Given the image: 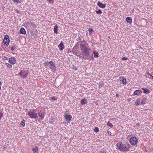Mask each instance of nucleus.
I'll list each match as a JSON object with an SVG mask.
<instances>
[{
    "mask_svg": "<svg viewBox=\"0 0 153 153\" xmlns=\"http://www.w3.org/2000/svg\"><path fill=\"white\" fill-rule=\"evenodd\" d=\"M4 45L6 46H8L10 43L9 37L7 35H6L4 36L3 39Z\"/></svg>",
    "mask_w": 153,
    "mask_h": 153,
    "instance_id": "obj_5",
    "label": "nucleus"
},
{
    "mask_svg": "<svg viewBox=\"0 0 153 153\" xmlns=\"http://www.w3.org/2000/svg\"><path fill=\"white\" fill-rule=\"evenodd\" d=\"M98 153H106V152L103 150H101Z\"/></svg>",
    "mask_w": 153,
    "mask_h": 153,
    "instance_id": "obj_36",
    "label": "nucleus"
},
{
    "mask_svg": "<svg viewBox=\"0 0 153 153\" xmlns=\"http://www.w3.org/2000/svg\"><path fill=\"white\" fill-rule=\"evenodd\" d=\"M25 26L26 27H29V26L30 27L31 26V25H33V24L31 21H26L24 23Z\"/></svg>",
    "mask_w": 153,
    "mask_h": 153,
    "instance_id": "obj_10",
    "label": "nucleus"
},
{
    "mask_svg": "<svg viewBox=\"0 0 153 153\" xmlns=\"http://www.w3.org/2000/svg\"><path fill=\"white\" fill-rule=\"evenodd\" d=\"M148 78H150V79H153V76L152 75H151L150 77H149V76H148Z\"/></svg>",
    "mask_w": 153,
    "mask_h": 153,
    "instance_id": "obj_40",
    "label": "nucleus"
},
{
    "mask_svg": "<svg viewBox=\"0 0 153 153\" xmlns=\"http://www.w3.org/2000/svg\"><path fill=\"white\" fill-rule=\"evenodd\" d=\"M104 85V83L102 82H100L98 84L99 88H102Z\"/></svg>",
    "mask_w": 153,
    "mask_h": 153,
    "instance_id": "obj_24",
    "label": "nucleus"
},
{
    "mask_svg": "<svg viewBox=\"0 0 153 153\" xmlns=\"http://www.w3.org/2000/svg\"><path fill=\"white\" fill-rule=\"evenodd\" d=\"M1 86L0 85V90H1Z\"/></svg>",
    "mask_w": 153,
    "mask_h": 153,
    "instance_id": "obj_43",
    "label": "nucleus"
},
{
    "mask_svg": "<svg viewBox=\"0 0 153 153\" xmlns=\"http://www.w3.org/2000/svg\"><path fill=\"white\" fill-rule=\"evenodd\" d=\"M75 69L76 70V68H75Z\"/></svg>",
    "mask_w": 153,
    "mask_h": 153,
    "instance_id": "obj_47",
    "label": "nucleus"
},
{
    "mask_svg": "<svg viewBox=\"0 0 153 153\" xmlns=\"http://www.w3.org/2000/svg\"><path fill=\"white\" fill-rule=\"evenodd\" d=\"M83 58L88 59L89 52L91 51L88 48V45L85 41H82L80 45Z\"/></svg>",
    "mask_w": 153,
    "mask_h": 153,
    "instance_id": "obj_1",
    "label": "nucleus"
},
{
    "mask_svg": "<svg viewBox=\"0 0 153 153\" xmlns=\"http://www.w3.org/2000/svg\"><path fill=\"white\" fill-rule=\"evenodd\" d=\"M27 114L32 119H36L38 117V114L35 109L30 110L28 112Z\"/></svg>",
    "mask_w": 153,
    "mask_h": 153,
    "instance_id": "obj_4",
    "label": "nucleus"
},
{
    "mask_svg": "<svg viewBox=\"0 0 153 153\" xmlns=\"http://www.w3.org/2000/svg\"><path fill=\"white\" fill-rule=\"evenodd\" d=\"M49 3L51 4H53V0H48Z\"/></svg>",
    "mask_w": 153,
    "mask_h": 153,
    "instance_id": "obj_37",
    "label": "nucleus"
},
{
    "mask_svg": "<svg viewBox=\"0 0 153 153\" xmlns=\"http://www.w3.org/2000/svg\"><path fill=\"white\" fill-rule=\"evenodd\" d=\"M142 94L141 91L139 90H136L135 91L134 93V94L137 95H140Z\"/></svg>",
    "mask_w": 153,
    "mask_h": 153,
    "instance_id": "obj_15",
    "label": "nucleus"
},
{
    "mask_svg": "<svg viewBox=\"0 0 153 153\" xmlns=\"http://www.w3.org/2000/svg\"><path fill=\"white\" fill-rule=\"evenodd\" d=\"M93 54L94 57L96 58H98L99 57L98 53L97 52H95V51H94Z\"/></svg>",
    "mask_w": 153,
    "mask_h": 153,
    "instance_id": "obj_26",
    "label": "nucleus"
},
{
    "mask_svg": "<svg viewBox=\"0 0 153 153\" xmlns=\"http://www.w3.org/2000/svg\"><path fill=\"white\" fill-rule=\"evenodd\" d=\"M117 147L119 150L122 152L126 151L128 148L125 144H123L121 142H118L116 145Z\"/></svg>",
    "mask_w": 153,
    "mask_h": 153,
    "instance_id": "obj_3",
    "label": "nucleus"
},
{
    "mask_svg": "<svg viewBox=\"0 0 153 153\" xmlns=\"http://www.w3.org/2000/svg\"><path fill=\"white\" fill-rule=\"evenodd\" d=\"M147 74L149 75V76H150L151 75V74H149V72L147 73Z\"/></svg>",
    "mask_w": 153,
    "mask_h": 153,
    "instance_id": "obj_41",
    "label": "nucleus"
},
{
    "mask_svg": "<svg viewBox=\"0 0 153 153\" xmlns=\"http://www.w3.org/2000/svg\"><path fill=\"white\" fill-rule=\"evenodd\" d=\"M107 125L109 127H112L113 126V125L112 124L109 122H107Z\"/></svg>",
    "mask_w": 153,
    "mask_h": 153,
    "instance_id": "obj_29",
    "label": "nucleus"
},
{
    "mask_svg": "<svg viewBox=\"0 0 153 153\" xmlns=\"http://www.w3.org/2000/svg\"><path fill=\"white\" fill-rule=\"evenodd\" d=\"M76 55L79 57L80 58H83V56L82 55V54H79L78 53H77L76 54Z\"/></svg>",
    "mask_w": 153,
    "mask_h": 153,
    "instance_id": "obj_31",
    "label": "nucleus"
},
{
    "mask_svg": "<svg viewBox=\"0 0 153 153\" xmlns=\"http://www.w3.org/2000/svg\"><path fill=\"white\" fill-rule=\"evenodd\" d=\"M75 69L76 70V68H75Z\"/></svg>",
    "mask_w": 153,
    "mask_h": 153,
    "instance_id": "obj_46",
    "label": "nucleus"
},
{
    "mask_svg": "<svg viewBox=\"0 0 153 153\" xmlns=\"http://www.w3.org/2000/svg\"><path fill=\"white\" fill-rule=\"evenodd\" d=\"M45 66H47L49 65V68L51 69L52 72H55L56 70V67L55 66V64L54 62L52 61L48 62L46 61L45 62Z\"/></svg>",
    "mask_w": 153,
    "mask_h": 153,
    "instance_id": "obj_2",
    "label": "nucleus"
},
{
    "mask_svg": "<svg viewBox=\"0 0 153 153\" xmlns=\"http://www.w3.org/2000/svg\"><path fill=\"white\" fill-rule=\"evenodd\" d=\"M58 27V26L56 25L54 27V29L53 31L54 33H57V29Z\"/></svg>",
    "mask_w": 153,
    "mask_h": 153,
    "instance_id": "obj_23",
    "label": "nucleus"
},
{
    "mask_svg": "<svg viewBox=\"0 0 153 153\" xmlns=\"http://www.w3.org/2000/svg\"><path fill=\"white\" fill-rule=\"evenodd\" d=\"M99 131V129L97 127H95L94 129V131L96 132H97Z\"/></svg>",
    "mask_w": 153,
    "mask_h": 153,
    "instance_id": "obj_32",
    "label": "nucleus"
},
{
    "mask_svg": "<svg viewBox=\"0 0 153 153\" xmlns=\"http://www.w3.org/2000/svg\"><path fill=\"white\" fill-rule=\"evenodd\" d=\"M87 102V100L85 98L82 99L81 100V104L82 105H84Z\"/></svg>",
    "mask_w": 153,
    "mask_h": 153,
    "instance_id": "obj_16",
    "label": "nucleus"
},
{
    "mask_svg": "<svg viewBox=\"0 0 153 153\" xmlns=\"http://www.w3.org/2000/svg\"><path fill=\"white\" fill-rule=\"evenodd\" d=\"M129 141L131 145L135 146L137 144L138 140L135 137H133L130 138Z\"/></svg>",
    "mask_w": 153,
    "mask_h": 153,
    "instance_id": "obj_6",
    "label": "nucleus"
},
{
    "mask_svg": "<svg viewBox=\"0 0 153 153\" xmlns=\"http://www.w3.org/2000/svg\"><path fill=\"white\" fill-rule=\"evenodd\" d=\"M96 12L98 14H101V13H102V12L100 9L99 10L97 11H96Z\"/></svg>",
    "mask_w": 153,
    "mask_h": 153,
    "instance_id": "obj_30",
    "label": "nucleus"
},
{
    "mask_svg": "<svg viewBox=\"0 0 153 153\" xmlns=\"http://www.w3.org/2000/svg\"><path fill=\"white\" fill-rule=\"evenodd\" d=\"M140 101V98H138L137 99L135 102V104L136 105H139Z\"/></svg>",
    "mask_w": 153,
    "mask_h": 153,
    "instance_id": "obj_22",
    "label": "nucleus"
},
{
    "mask_svg": "<svg viewBox=\"0 0 153 153\" xmlns=\"http://www.w3.org/2000/svg\"><path fill=\"white\" fill-rule=\"evenodd\" d=\"M25 120H23L22 122L20 123V126L22 128L23 127L25 126Z\"/></svg>",
    "mask_w": 153,
    "mask_h": 153,
    "instance_id": "obj_21",
    "label": "nucleus"
},
{
    "mask_svg": "<svg viewBox=\"0 0 153 153\" xmlns=\"http://www.w3.org/2000/svg\"><path fill=\"white\" fill-rule=\"evenodd\" d=\"M58 47L60 51H62L65 48V46L64 45L63 43L62 42H61L58 46Z\"/></svg>",
    "mask_w": 153,
    "mask_h": 153,
    "instance_id": "obj_12",
    "label": "nucleus"
},
{
    "mask_svg": "<svg viewBox=\"0 0 153 153\" xmlns=\"http://www.w3.org/2000/svg\"><path fill=\"white\" fill-rule=\"evenodd\" d=\"M51 99L52 100H56L57 99L56 98V97L54 96H53L51 98Z\"/></svg>",
    "mask_w": 153,
    "mask_h": 153,
    "instance_id": "obj_38",
    "label": "nucleus"
},
{
    "mask_svg": "<svg viewBox=\"0 0 153 153\" xmlns=\"http://www.w3.org/2000/svg\"><path fill=\"white\" fill-rule=\"evenodd\" d=\"M142 89L144 91V94H149L150 93V90L145 88H142Z\"/></svg>",
    "mask_w": 153,
    "mask_h": 153,
    "instance_id": "obj_18",
    "label": "nucleus"
},
{
    "mask_svg": "<svg viewBox=\"0 0 153 153\" xmlns=\"http://www.w3.org/2000/svg\"><path fill=\"white\" fill-rule=\"evenodd\" d=\"M97 5L100 7L102 8H104L106 7L105 4H103L100 1H98L97 3Z\"/></svg>",
    "mask_w": 153,
    "mask_h": 153,
    "instance_id": "obj_13",
    "label": "nucleus"
},
{
    "mask_svg": "<svg viewBox=\"0 0 153 153\" xmlns=\"http://www.w3.org/2000/svg\"><path fill=\"white\" fill-rule=\"evenodd\" d=\"M109 132V134H111V132Z\"/></svg>",
    "mask_w": 153,
    "mask_h": 153,
    "instance_id": "obj_45",
    "label": "nucleus"
},
{
    "mask_svg": "<svg viewBox=\"0 0 153 153\" xmlns=\"http://www.w3.org/2000/svg\"><path fill=\"white\" fill-rule=\"evenodd\" d=\"M20 33L22 34H25L26 33L25 29L23 27L21 28L20 30Z\"/></svg>",
    "mask_w": 153,
    "mask_h": 153,
    "instance_id": "obj_19",
    "label": "nucleus"
},
{
    "mask_svg": "<svg viewBox=\"0 0 153 153\" xmlns=\"http://www.w3.org/2000/svg\"><path fill=\"white\" fill-rule=\"evenodd\" d=\"M88 31H89V33L90 34H92L94 32V31L93 29L92 28H90L88 29Z\"/></svg>",
    "mask_w": 153,
    "mask_h": 153,
    "instance_id": "obj_25",
    "label": "nucleus"
},
{
    "mask_svg": "<svg viewBox=\"0 0 153 153\" xmlns=\"http://www.w3.org/2000/svg\"><path fill=\"white\" fill-rule=\"evenodd\" d=\"M145 103V101L144 100H142L141 104L142 105L144 104Z\"/></svg>",
    "mask_w": 153,
    "mask_h": 153,
    "instance_id": "obj_34",
    "label": "nucleus"
},
{
    "mask_svg": "<svg viewBox=\"0 0 153 153\" xmlns=\"http://www.w3.org/2000/svg\"><path fill=\"white\" fill-rule=\"evenodd\" d=\"M120 83H122L123 84H125L126 83V79L124 77H120Z\"/></svg>",
    "mask_w": 153,
    "mask_h": 153,
    "instance_id": "obj_14",
    "label": "nucleus"
},
{
    "mask_svg": "<svg viewBox=\"0 0 153 153\" xmlns=\"http://www.w3.org/2000/svg\"><path fill=\"white\" fill-rule=\"evenodd\" d=\"M16 48L15 45L13 46L11 48L10 50L11 51H13L15 50V49Z\"/></svg>",
    "mask_w": 153,
    "mask_h": 153,
    "instance_id": "obj_33",
    "label": "nucleus"
},
{
    "mask_svg": "<svg viewBox=\"0 0 153 153\" xmlns=\"http://www.w3.org/2000/svg\"><path fill=\"white\" fill-rule=\"evenodd\" d=\"M109 132V134H111V132Z\"/></svg>",
    "mask_w": 153,
    "mask_h": 153,
    "instance_id": "obj_44",
    "label": "nucleus"
},
{
    "mask_svg": "<svg viewBox=\"0 0 153 153\" xmlns=\"http://www.w3.org/2000/svg\"><path fill=\"white\" fill-rule=\"evenodd\" d=\"M2 85V82L0 81V85L1 86Z\"/></svg>",
    "mask_w": 153,
    "mask_h": 153,
    "instance_id": "obj_42",
    "label": "nucleus"
},
{
    "mask_svg": "<svg viewBox=\"0 0 153 153\" xmlns=\"http://www.w3.org/2000/svg\"><path fill=\"white\" fill-rule=\"evenodd\" d=\"M37 114L40 117V119L41 120H42L45 116L44 112L42 111H40Z\"/></svg>",
    "mask_w": 153,
    "mask_h": 153,
    "instance_id": "obj_11",
    "label": "nucleus"
},
{
    "mask_svg": "<svg viewBox=\"0 0 153 153\" xmlns=\"http://www.w3.org/2000/svg\"><path fill=\"white\" fill-rule=\"evenodd\" d=\"M16 58L14 57H11L9 59V62L12 64H15L16 62Z\"/></svg>",
    "mask_w": 153,
    "mask_h": 153,
    "instance_id": "obj_9",
    "label": "nucleus"
},
{
    "mask_svg": "<svg viewBox=\"0 0 153 153\" xmlns=\"http://www.w3.org/2000/svg\"><path fill=\"white\" fill-rule=\"evenodd\" d=\"M3 116V114L2 112L0 111V120Z\"/></svg>",
    "mask_w": 153,
    "mask_h": 153,
    "instance_id": "obj_35",
    "label": "nucleus"
},
{
    "mask_svg": "<svg viewBox=\"0 0 153 153\" xmlns=\"http://www.w3.org/2000/svg\"><path fill=\"white\" fill-rule=\"evenodd\" d=\"M126 21L127 23L130 24L132 22V19L131 17H127L126 18Z\"/></svg>",
    "mask_w": 153,
    "mask_h": 153,
    "instance_id": "obj_17",
    "label": "nucleus"
},
{
    "mask_svg": "<svg viewBox=\"0 0 153 153\" xmlns=\"http://www.w3.org/2000/svg\"><path fill=\"white\" fill-rule=\"evenodd\" d=\"M28 74V73L27 71L26 70H22L19 73V75L21 77L23 78L26 77Z\"/></svg>",
    "mask_w": 153,
    "mask_h": 153,
    "instance_id": "obj_7",
    "label": "nucleus"
},
{
    "mask_svg": "<svg viewBox=\"0 0 153 153\" xmlns=\"http://www.w3.org/2000/svg\"><path fill=\"white\" fill-rule=\"evenodd\" d=\"M5 64L7 67L9 68H11L12 67V65L8 63H6Z\"/></svg>",
    "mask_w": 153,
    "mask_h": 153,
    "instance_id": "obj_27",
    "label": "nucleus"
},
{
    "mask_svg": "<svg viewBox=\"0 0 153 153\" xmlns=\"http://www.w3.org/2000/svg\"><path fill=\"white\" fill-rule=\"evenodd\" d=\"M64 117L68 123H69L70 122L72 118V116L71 115L65 114V115Z\"/></svg>",
    "mask_w": 153,
    "mask_h": 153,
    "instance_id": "obj_8",
    "label": "nucleus"
},
{
    "mask_svg": "<svg viewBox=\"0 0 153 153\" xmlns=\"http://www.w3.org/2000/svg\"><path fill=\"white\" fill-rule=\"evenodd\" d=\"M32 150L33 151V153H38V149L37 146H36L35 148H33L32 149Z\"/></svg>",
    "mask_w": 153,
    "mask_h": 153,
    "instance_id": "obj_20",
    "label": "nucleus"
},
{
    "mask_svg": "<svg viewBox=\"0 0 153 153\" xmlns=\"http://www.w3.org/2000/svg\"><path fill=\"white\" fill-rule=\"evenodd\" d=\"M12 1L14 3L17 4L21 3V1H20L19 0H12Z\"/></svg>",
    "mask_w": 153,
    "mask_h": 153,
    "instance_id": "obj_28",
    "label": "nucleus"
},
{
    "mask_svg": "<svg viewBox=\"0 0 153 153\" xmlns=\"http://www.w3.org/2000/svg\"><path fill=\"white\" fill-rule=\"evenodd\" d=\"M122 59L123 60H126L128 59V58L127 57H124L122 58Z\"/></svg>",
    "mask_w": 153,
    "mask_h": 153,
    "instance_id": "obj_39",
    "label": "nucleus"
}]
</instances>
